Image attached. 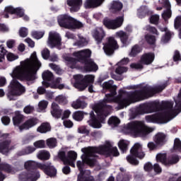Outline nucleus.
<instances>
[{
    "mask_svg": "<svg viewBox=\"0 0 181 181\" xmlns=\"http://www.w3.org/2000/svg\"><path fill=\"white\" fill-rule=\"evenodd\" d=\"M127 160L130 165H134V166L139 165V161L137 160L136 157L131 154L127 156Z\"/></svg>",
    "mask_w": 181,
    "mask_h": 181,
    "instance_id": "49530a36",
    "label": "nucleus"
},
{
    "mask_svg": "<svg viewBox=\"0 0 181 181\" xmlns=\"http://www.w3.org/2000/svg\"><path fill=\"white\" fill-rule=\"evenodd\" d=\"M85 8L86 9H91V8H97L95 4V0H86L84 4Z\"/></svg>",
    "mask_w": 181,
    "mask_h": 181,
    "instance_id": "09e8293b",
    "label": "nucleus"
},
{
    "mask_svg": "<svg viewBox=\"0 0 181 181\" xmlns=\"http://www.w3.org/2000/svg\"><path fill=\"white\" fill-rule=\"evenodd\" d=\"M87 107V103L84 100H81L80 99H77L76 101H74L71 103V107L74 108V110H84Z\"/></svg>",
    "mask_w": 181,
    "mask_h": 181,
    "instance_id": "7c9ffc66",
    "label": "nucleus"
},
{
    "mask_svg": "<svg viewBox=\"0 0 181 181\" xmlns=\"http://www.w3.org/2000/svg\"><path fill=\"white\" fill-rule=\"evenodd\" d=\"M76 45L79 47H83V46H87V45H88V41H87L86 38L83 37L76 42Z\"/></svg>",
    "mask_w": 181,
    "mask_h": 181,
    "instance_id": "e2e57ef3",
    "label": "nucleus"
},
{
    "mask_svg": "<svg viewBox=\"0 0 181 181\" xmlns=\"http://www.w3.org/2000/svg\"><path fill=\"white\" fill-rule=\"evenodd\" d=\"M83 26L84 25H83V23L76 20L74 18H72L71 24L69 25V27H68V29H81Z\"/></svg>",
    "mask_w": 181,
    "mask_h": 181,
    "instance_id": "72a5a7b5",
    "label": "nucleus"
},
{
    "mask_svg": "<svg viewBox=\"0 0 181 181\" xmlns=\"http://www.w3.org/2000/svg\"><path fill=\"white\" fill-rule=\"evenodd\" d=\"M76 56L78 57V63L84 64V70L86 71L90 72L98 70V65L91 59V50H81V52L78 53Z\"/></svg>",
    "mask_w": 181,
    "mask_h": 181,
    "instance_id": "0eeeda50",
    "label": "nucleus"
},
{
    "mask_svg": "<svg viewBox=\"0 0 181 181\" xmlns=\"http://www.w3.org/2000/svg\"><path fill=\"white\" fill-rule=\"evenodd\" d=\"M123 131L127 134H134L139 136H146L151 130L145 125L144 122L133 121L124 127Z\"/></svg>",
    "mask_w": 181,
    "mask_h": 181,
    "instance_id": "423d86ee",
    "label": "nucleus"
},
{
    "mask_svg": "<svg viewBox=\"0 0 181 181\" xmlns=\"http://www.w3.org/2000/svg\"><path fill=\"white\" fill-rule=\"evenodd\" d=\"M162 107L165 110L160 114H164L165 115V119L167 120V122H169L170 119L175 117V110H173V102L163 101L162 102Z\"/></svg>",
    "mask_w": 181,
    "mask_h": 181,
    "instance_id": "4468645a",
    "label": "nucleus"
},
{
    "mask_svg": "<svg viewBox=\"0 0 181 181\" xmlns=\"http://www.w3.org/2000/svg\"><path fill=\"white\" fill-rule=\"evenodd\" d=\"M9 145H11V141L5 140L0 142V153L6 155L9 153Z\"/></svg>",
    "mask_w": 181,
    "mask_h": 181,
    "instance_id": "c756f323",
    "label": "nucleus"
},
{
    "mask_svg": "<svg viewBox=\"0 0 181 181\" xmlns=\"http://www.w3.org/2000/svg\"><path fill=\"white\" fill-rule=\"evenodd\" d=\"M6 49L3 45H0V63L5 60V54H6Z\"/></svg>",
    "mask_w": 181,
    "mask_h": 181,
    "instance_id": "052dcab7",
    "label": "nucleus"
},
{
    "mask_svg": "<svg viewBox=\"0 0 181 181\" xmlns=\"http://www.w3.org/2000/svg\"><path fill=\"white\" fill-rule=\"evenodd\" d=\"M42 163L33 160L26 161L24 168L26 171H23L18 175V181H37L40 179V173L37 169H40Z\"/></svg>",
    "mask_w": 181,
    "mask_h": 181,
    "instance_id": "39448f33",
    "label": "nucleus"
},
{
    "mask_svg": "<svg viewBox=\"0 0 181 181\" xmlns=\"http://www.w3.org/2000/svg\"><path fill=\"white\" fill-rule=\"evenodd\" d=\"M23 119H25V116L21 114V112L16 111L15 115L13 117V124L14 127H18V129H20L21 124L23 122Z\"/></svg>",
    "mask_w": 181,
    "mask_h": 181,
    "instance_id": "b1692460",
    "label": "nucleus"
},
{
    "mask_svg": "<svg viewBox=\"0 0 181 181\" xmlns=\"http://www.w3.org/2000/svg\"><path fill=\"white\" fill-rule=\"evenodd\" d=\"M129 146V142L126 140L122 139L118 143L119 149L122 153H125L128 151V146Z\"/></svg>",
    "mask_w": 181,
    "mask_h": 181,
    "instance_id": "f704fd0d",
    "label": "nucleus"
},
{
    "mask_svg": "<svg viewBox=\"0 0 181 181\" xmlns=\"http://www.w3.org/2000/svg\"><path fill=\"white\" fill-rule=\"evenodd\" d=\"M154 142L155 144H157L160 148H162V146L165 145L166 142H168V140L166 139V134L160 132L158 133L155 135Z\"/></svg>",
    "mask_w": 181,
    "mask_h": 181,
    "instance_id": "5701e85b",
    "label": "nucleus"
},
{
    "mask_svg": "<svg viewBox=\"0 0 181 181\" xmlns=\"http://www.w3.org/2000/svg\"><path fill=\"white\" fill-rule=\"evenodd\" d=\"M40 170H42L49 177H56L57 176V169L50 162L40 164Z\"/></svg>",
    "mask_w": 181,
    "mask_h": 181,
    "instance_id": "ddd939ff",
    "label": "nucleus"
},
{
    "mask_svg": "<svg viewBox=\"0 0 181 181\" xmlns=\"http://www.w3.org/2000/svg\"><path fill=\"white\" fill-rule=\"evenodd\" d=\"M81 151L85 153V154L81 156L82 161L78 160L76 163V166L80 172V175H84L86 171H84L85 163L88 165V166H95L97 163V159L99 155H104L106 158H110V156H119V151L117 147H113L111 143L107 142L106 145H103L99 147H88V148H82Z\"/></svg>",
    "mask_w": 181,
    "mask_h": 181,
    "instance_id": "7ed1b4c3",
    "label": "nucleus"
},
{
    "mask_svg": "<svg viewBox=\"0 0 181 181\" xmlns=\"http://www.w3.org/2000/svg\"><path fill=\"white\" fill-rule=\"evenodd\" d=\"M172 37V33H170V31H167L161 38V42L163 43H168L170 40V38Z\"/></svg>",
    "mask_w": 181,
    "mask_h": 181,
    "instance_id": "13d9d810",
    "label": "nucleus"
},
{
    "mask_svg": "<svg viewBox=\"0 0 181 181\" xmlns=\"http://www.w3.org/2000/svg\"><path fill=\"white\" fill-rule=\"evenodd\" d=\"M26 93V88L18 80L14 79L11 82L9 95H22Z\"/></svg>",
    "mask_w": 181,
    "mask_h": 181,
    "instance_id": "9b49d317",
    "label": "nucleus"
},
{
    "mask_svg": "<svg viewBox=\"0 0 181 181\" xmlns=\"http://www.w3.org/2000/svg\"><path fill=\"white\" fill-rule=\"evenodd\" d=\"M63 114V110L60 109V106L56 103H52L51 106V115L54 118H61Z\"/></svg>",
    "mask_w": 181,
    "mask_h": 181,
    "instance_id": "4be33fe9",
    "label": "nucleus"
},
{
    "mask_svg": "<svg viewBox=\"0 0 181 181\" xmlns=\"http://www.w3.org/2000/svg\"><path fill=\"white\" fill-rule=\"evenodd\" d=\"M156 160L157 162H160V163H162L163 165H164V166H166V162L168 160V155L164 153H159L156 155Z\"/></svg>",
    "mask_w": 181,
    "mask_h": 181,
    "instance_id": "58836bf2",
    "label": "nucleus"
},
{
    "mask_svg": "<svg viewBox=\"0 0 181 181\" xmlns=\"http://www.w3.org/2000/svg\"><path fill=\"white\" fill-rule=\"evenodd\" d=\"M88 115V113H84V112L83 111H76L73 113L72 117L75 121H78V122H80L82 119H84V115Z\"/></svg>",
    "mask_w": 181,
    "mask_h": 181,
    "instance_id": "c9c22d12",
    "label": "nucleus"
},
{
    "mask_svg": "<svg viewBox=\"0 0 181 181\" xmlns=\"http://www.w3.org/2000/svg\"><path fill=\"white\" fill-rule=\"evenodd\" d=\"M68 160H76L77 159V153L76 151H69L67 153Z\"/></svg>",
    "mask_w": 181,
    "mask_h": 181,
    "instance_id": "4d7b16f0",
    "label": "nucleus"
},
{
    "mask_svg": "<svg viewBox=\"0 0 181 181\" xmlns=\"http://www.w3.org/2000/svg\"><path fill=\"white\" fill-rule=\"evenodd\" d=\"M159 22V16L158 15H153L150 17V23L153 25H158Z\"/></svg>",
    "mask_w": 181,
    "mask_h": 181,
    "instance_id": "338daca9",
    "label": "nucleus"
},
{
    "mask_svg": "<svg viewBox=\"0 0 181 181\" xmlns=\"http://www.w3.org/2000/svg\"><path fill=\"white\" fill-rule=\"evenodd\" d=\"M147 146L150 151H156L160 148L158 144L154 143L153 141L148 142Z\"/></svg>",
    "mask_w": 181,
    "mask_h": 181,
    "instance_id": "6e6d98bb",
    "label": "nucleus"
},
{
    "mask_svg": "<svg viewBox=\"0 0 181 181\" xmlns=\"http://www.w3.org/2000/svg\"><path fill=\"white\" fill-rule=\"evenodd\" d=\"M124 23V14L121 16L116 18L114 20H111L110 18H105L103 20V25L107 29H118V28H121L122 24Z\"/></svg>",
    "mask_w": 181,
    "mask_h": 181,
    "instance_id": "f8f14e48",
    "label": "nucleus"
},
{
    "mask_svg": "<svg viewBox=\"0 0 181 181\" xmlns=\"http://www.w3.org/2000/svg\"><path fill=\"white\" fill-rule=\"evenodd\" d=\"M58 158L59 159H60V160H62L64 163V164L69 160L67 156H66V151H59L58 153Z\"/></svg>",
    "mask_w": 181,
    "mask_h": 181,
    "instance_id": "bf43d9fd",
    "label": "nucleus"
},
{
    "mask_svg": "<svg viewBox=\"0 0 181 181\" xmlns=\"http://www.w3.org/2000/svg\"><path fill=\"white\" fill-rule=\"evenodd\" d=\"M174 26L175 29H180L181 28V16H178L175 18L174 21Z\"/></svg>",
    "mask_w": 181,
    "mask_h": 181,
    "instance_id": "69168bd1",
    "label": "nucleus"
},
{
    "mask_svg": "<svg viewBox=\"0 0 181 181\" xmlns=\"http://www.w3.org/2000/svg\"><path fill=\"white\" fill-rule=\"evenodd\" d=\"M32 36L34 39L39 40V39H42L45 36V31H33Z\"/></svg>",
    "mask_w": 181,
    "mask_h": 181,
    "instance_id": "864d4df0",
    "label": "nucleus"
},
{
    "mask_svg": "<svg viewBox=\"0 0 181 181\" xmlns=\"http://www.w3.org/2000/svg\"><path fill=\"white\" fill-rule=\"evenodd\" d=\"M142 52V49H141V47L138 45H135L132 47L131 52L129 53V56L130 57H136L138 54H139V52Z\"/></svg>",
    "mask_w": 181,
    "mask_h": 181,
    "instance_id": "4c0bfd02",
    "label": "nucleus"
},
{
    "mask_svg": "<svg viewBox=\"0 0 181 181\" xmlns=\"http://www.w3.org/2000/svg\"><path fill=\"white\" fill-rule=\"evenodd\" d=\"M153 60H155V54L153 52L145 53L141 57V63L146 66L152 64Z\"/></svg>",
    "mask_w": 181,
    "mask_h": 181,
    "instance_id": "aec40b11",
    "label": "nucleus"
},
{
    "mask_svg": "<svg viewBox=\"0 0 181 181\" xmlns=\"http://www.w3.org/2000/svg\"><path fill=\"white\" fill-rule=\"evenodd\" d=\"M124 8V4L119 1H113L110 4V9L112 13H117V12H120Z\"/></svg>",
    "mask_w": 181,
    "mask_h": 181,
    "instance_id": "bb28decb",
    "label": "nucleus"
},
{
    "mask_svg": "<svg viewBox=\"0 0 181 181\" xmlns=\"http://www.w3.org/2000/svg\"><path fill=\"white\" fill-rule=\"evenodd\" d=\"M137 15L140 19H142V18H145V16H149V15H152V11H149L146 6H143L138 9Z\"/></svg>",
    "mask_w": 181,
    "mask_h": 181,
    "instance_id": "c85d7f7f",
    "label": "nucleus"
},
{
    "mask_svg": "<svg viewBox=\"0 0 181 181\" xmlns=\"http://www.w3.org/2000/svg\"><path fill=\"white\" fill-rule=\"evenodd\" d=\"M119 49V45L114 37L107 38V42L103 46V50L107 56H111L115 53V50Z\"/></svg>",
    "mask_w": 181,
    "mask_h": 181,
    "instance_id": "9d476101",
    "label": "nucleus"
},
{
    "mask_svg": "<svg viewBox=\"0 0 181 181\" xmlns=\"http://www.w3.org/2000/svg\"><path fill=\"white\" fill-rule=\"evenodd\" d=\"M47 146L49 147L50 149H53L57 146V139L54 137H51L46 141Z\"/></svg>",
    "mask_w": 181,
    "mask_h": 181,
    "instance_id": "a19ab883",
    "label": "nucleus"
},
{
    "mask_svg": "<svg viewBox=\"0 0 181 181\" xmlns=\"http://www.w3.org/2000/svg\"><path fill=\"white\" fill-rule=\"evenodd\" d=\"M66 2L71 6V12H78L83 4V0H67Z\"/></svg>",
    "mask_w": 181,
    "mask_h": 181,
    "instance_id": "412c9836",
    "label": "nucleus"
},
{
    "mask_svg": "<svg viewBox=\"0 0 181 181\" xmlns=\"http://www.w3.org/2000/svg\"><path fill=\"white\" fill-rule=\"evenodd\" d=\"M146 30H147L148 32H150V33H153V35H156L157 36H158L159 35V33L158 32V30L156 29V28L152 27L149 25L146 26Z\"/></svg>",
    "mask_w": 181,
    "mask_h": 181,
    "instance_id": "680f3d73",
    "label": "nucleus"
},
{
    "mask_svg": "<svg viewBox=\"0 0 181 181\" xmlns=\"http://www.w3.org/2000/svg\"><path fill=\"white\" fill-rule=\"evenodd\" d=\"M140 149H141V144H139V143L135 144L130 150V155L134 157L137 156Z\"/></svg>",
    "mask_w": 181,
    "mask_h": 181,
    "instance_id": "37998d69",
    "label": "nucleus"
},
{
    "mask_svg": "<svg viewBox=\"0 0 181 181\" xmlns=\"http://www.w3.org/2000/svg\"><path fill=\"white\" fill-rule=\"evenodd\" d=\"M103 88L104 90L110 91V93L106 94V98L94 106L93 110L96 112L97 116H95L93 110L89 113L90 119L88 122L92 128H101L103 127L101 124H105V118L110 114L107 109L109 106L107 104L108 103H112L114 101L112 98L117 95V86L112 85L110 82H105L103 84Z\"/></svg>",
    "mask_w": 181,
    "mask_h": 181,
    "instance_id": "f257e3e1",
    "label": "nucleus"
},
{
    "mask_svg": "<svg viewBox=\"0 0 181 181\" xmlns=\"http://www.w3.org/2000/svg\"><path fill=\"white\" fill-rule=\"evenodd\" d=\"M36 151V148L32 146H28L21 151H18L17 153L18 156H23L25 155H30V153H33Z\"/></svg>",
    "mask_w": 181,
    "mask_h": 181,
    "instance_id": "2f4dec72",
    "label": "nucleus"
},
{
    "mask_svg": "<svg viewBox=\"0 0 181 181\" xmlns=\"http://www.w3.org/2000/svg\"><path fill=\"white\" fill-rule=\"evenodd\" d=\"M47 45L50 47H56V46H62V37L57 33L49 32Z\"/></svg>",
    "mask_w": 181,
    "mask_h": 181,
    "instance_id": "dca6fc26",
    "label": "nucleus"
},
{
    "mask_svg": "<svg viewBox=\"0 0 181 181\" xmlns=\"http://www.w3.org/2000/svg\"><path fill=\"white\" fill-rule=\"evenodd\" d=\"M166 116L165 114L157 113L155 115H147L145 117L146 122H152L153 124H166L167 120L165 119Z\"/></svg>",
    "mask_w": 181,
    "mask_h": 181,
    "instance_id": "2eb2a0df",
    "label": "nucleus"
},
{
    "mask_svg": "<svg viewBox=\"0 0 181 181\" xmlns=\"http://www.w3.org/2000/svg\"><path fill=\"white\" fill-rule=\"evenodd\" d=\"M19 35L21 37H26L28 36V28L22 27L19 30Z\"/></svg>",
    "mask_w": 181,
    "mask_h": 181,
    "instance_id": "774afa93",
    "label": "nucleus"
},
{
    "mask_svg": "<svg viewBox=\"0 0 181 181\" xmlns=\"http://www.w3.org/2000/svg\"><path fill=\"white\" fill-rule=\"evenodd\" d=\"M37 158L40 160H49L50 159V153L46 151H40L37 155Z\"/></svg>",
    "mask_w": 181,
    "mask_h": 181,
    "instance_id": "e433bc0d",
    "label": "nucleus"
},
{
    "mask_svg": "<svg viewBox=\"0 0 181 181\" xmlns=\"http://www.w3.org/2000/svg\"><path fill=\"white\" fill-rule=\"evenodd\" d=\"M21 67L16 70L17 74L25 81H35L36 74L40 67L42 63L37 59L36 52L31 55V59H27L23 62H21Z\"/></svg>",
    "mask_w": 181,
    "mask_h": 181,
    "instance_id": "20e7f679",
    "label": "nucleus"
},
{
    "mask_svg": "<svg viewBox=\"0 0 181 181\" xmlns=\"http://www.w3.org/2000/svg\"><path fill=\"white\" fill-rule=\"evenodd\" d=\"M162 18L164 21H168L170 18H172V10L171 8H166L162 13Z\"/></svg>",
    "mask_w": 181,
    "mask_h": 181,
    "instance_id": "3c124183",
    "label": "nucleus"
},
{
    "mask_svg": "<svg viewBox=\"0 0 181 181\" xmlns=\"http://www.w3.org/2000/svg\"><path fill=\"white\" fill-rule=\"evenodd\" d=\"M159 102L153 101L145 103L139 105L136 110V115H144V114H151V112H156L159 110Z\"/></svg>",
    "mask_w": 181,
    "mask_h": 181,
    "instance_id": "1a4fd4ad",
    "label": "nucleus"
},
{
    "mask_svg": "<svg viewBox=\"0 0 181 181\" xmlns=\"http://www.w3.org/2000/svg\"><path fill=\"white\" fill-rule=\"evenodd\" d=\"M39 122L40 120L37 117H33L28 119L20 126V132H23V131H29V129L33 128V127H36Z\"/></svg>",
    "mask_w": 181,
    "mask_h": 181,
    "instance_id": "f3484780",
    "label": "nucleus"
},
{
    "mask_svg": "<svg viewBox=\"0 0 181 181\" xmlns=\"http://www.w3.org/2000/svg\"><path fill=\"white\" fill-rule=\"evenodd\" d=\"M93 37L97 45H101L103 40L105 37V32L101 28H95L92 33Z\"/></svg>",
    "mask_w": 181,
    "mask_h": 181,
    "instance_id": "6ab92c4d",
    "label": "nucleus"
},
{
    "mask_svg": "<svg viewBox=\"0 0 181 181\" xmlns=\"http://www.w3.org/2000/svg\"><path fill=\"white\" fill-rule=\"evenodd\" d=\"M56 103H58L60 105H66L67 104V98L63 95H59L55 98Z\"/></svg>",
    "mask_w": 181,
    "mask_h": 181,
    "instance_id": "c03bdc74",
    "label": "nucleus"
},
{
    "mask_svg": "<svg viewBox=\"0 0 181 181\" xmlns=\"http://www.w3.org/2000/svg\"><path fill=\"white\" fill-rule=\"evenodd\" d=\"M35 149H42L46 147V142L45 140H38L33 143Z\"/></svg>",
    "mask_w": 181,
    "mask_h": 181,
    "instance_id": "de8ad7c7",
    "label": "nucleus"
},
{
    "mask_svg": "<svg viewBox=\"0 0 181 181\" xmlns=\"http://www.w3.org/2000/svg\"><path fill=\"white\" fill-rule=\"evenodd\" d=\"M78 53H81V51L74 52V56L76 58L73 57H66V62H68V63H69V64H72V66H76V64H77V62H78V57H77Z\"/></svg>",
    "mask_w": 181,
    "mask_h": 181,
    "instance_id": "473e14b6",
    "label": "nucleus"
},
{
    "mask_svg": "<svg viewBox=\"0 0 181 181\" xmlns=\"http://www.w3.org/2000/svg\"><path fill=\"white\" fill-rule=\"evenodd\" d=\"M51 131L52 126H50V123L49 122H42L37 128V132H40V134H47V132H50Z\"/></svg>",
    "mask_w": 181,
    "mask_h": 181,
    "instance_id": "cd10ccee",
    "label": "nucleus"
},
{
    "mask_svg": "<svg viewBox=\"0 0 181 181\" xmlns=\"http://www.w3.org/2000/svg\"><path fill=\"white\" fill-rule=\"evenodd\" d=\"M74 78L75 80L74 83L75 88H77L79 91H84V89L86 87H88V92L94 93V90L93 89L94 88V86H93V83H94V76L86 75L84 76L78 74L74 76Z\"/></svg>",
    "mask_w": 181,
    "mask_h": 181,
    "instance_id": "6e6552de",
    "label": "nucleus"
},
{
    "mask_svg": "<svg viewBox=\"0 0 181 181\" xmlns=\"http://www.w3.org/2000/svg\"><path fill=\"white\" fill-rule=\"evenodd\" d=\"M166 87H168V83H163L154 87L145 86L141 89L132 92L119 90V95L117 97L118 107L119 110H123V108L128 107V105L131 104V101H144V100L152 98L155 94L162 93Z\"/></svg>",
    "mask_w": 181,
    "mask_h": 181,
    "instance_id": "f03ea898",
    "label": "nucleus"
},
{
    "mask_svg": "<svg viewBox=\"0 0 181 181\" xmlns=\"http://www.w3.org/2000/svg\"><path fill=\"white\" fill-rule=\"evenodd\" d=\"M144 39L146 43H148V45H150V46H153V45L156 43V37H155L154 35L146 34L144 37Z\"/></svg>",
    "mask_w": 181,
    "mask_h": 181,
    "instance_id": "ea45409f",
    "label": "nucleus"
},
{
    "mask_svg": "<svg viewBox=\"0 0 181 181\" xmlns=\"http://www.w3.org/2000/svg\"><path fill=\"white\" fill-rule=\"evenodd\" d=\"M180 160L178 155L172 154L167 157V161L165 163V166L169 168L170 166H173V165H176Z\"/></svg>",
    "mask_w": 181,
    "mask_h": 181,
    "instance_id": "393cba45",
    "label": "nucleus"
},
{
    "mask_svg": "<svg viewBox=\"0 0 181 181\" xmlns=\"http://www.w3.org/2000/svg\"><path fill=\"white\" fill-rule=\"evenodd\" d=\"M121 120L117 117H111L107 122L109 125H112L113 127H117L119 125Z\"/></svg>",
    "mask_w": 181,
    "mask_h": 181,
    "instance_id": "a18cd8bd",
    "label": "nucleus"
},
{
    "mask_svg": "<svg viewBox=\"0 0 181 181\" xmlns=\"http://www.w3.org/2000/svg\"><path fill=\"white\" fill-rule=\"evenodd\" d=\"M173 150L181 153V141L180 139L174 140Z\"/></svg>",
    "mask_w": 181,
    "mask_h": 181,
    "instance_id": "603ef678",
    "label": "nucleus"
},
{
    "mask_svg": "<svg viewBox=\"0 0 181 181\" xmlns=\"http://www.w3.org/2000/svg\"><path fill=\"white\" fill-rule=\"evenodd\" d=\"M42 57L45 60H47L50 57V51L47 48H45L41 52Z\"/></svg>",
    "mask_w": 181,
    "mask_h": 181,
    "instance_id": "0e129e2a",
    "label": "nucleus"
},
{
    "mask_svg": "<svg viewBox=\"0 0 181 181\" xmlns=\"http://www.w3.org/2000/svg\"><path fill=\"white\" fill-rule=\"evenodd\" d=\"M77 181H95L94 177L90 176H86L84 175H78Z\"/></svg>",
    "mask_w": 181,
    "mask_h": 181,
    "instance_id": "5fc2aeb1",
    "label": "nucleus"
},
{
    "mask_svg": "<svg viewBox=\"0 0 181 181\" xmlns=\"http://www.w3.org/2000/svg\"><path fill=\"white\" fill-rule=\"evenodd\" d=\"M117 35L118 37H119V39L122 43V46L124 47H127L129 45V35L124 31H119L117 33Z\"/></svg>",
    "mask_w": 181,
    "mask_h": 181,
    "instance_id": "a878e982",
    "label": "nucleus"
},
{
    "mask_svg": "<svg viewBox=\"0 0 181 181\" xmlns=\"http://www.w3.org/2000/svg\"><path fill=\"white\" fill-rule=\"evenodd\" d=\"M78 133L88 136L90 135V129H87L86 126H81L78 128Z\"/></svg>",
    "mask_w": 181,
    "mask_h": 181,
    "instance_id": "8fccbe9b",
    "label": "nucleus"
},
{
    "mask_svg": "<svg viewBox=\"0 0 181 181\" xmlns=\"http://www.w3.org/2000/svg\"><path fill=\"white\" fill-rule=\"evenodd\" d=\"M73 19V17L64 14L61 15L58 17V23L61 28H64L65 29H69V27L70 26L71 23V21Z\"/></svg>",
    "mask_w": 181,
    "mask_h": 181,
    "instance_id": "a211bd4d",
    "label": "nucleus"
},
{
    "mask_svg": "<svg viewBox=\"0 0 181 181\" xmlns=\"http://www.w3.org/2000/svg\"><path fill=\"white\" fill-rule=\"evenodd\" d=\"M42 80L44 81H52L53 80V73L50 72L49 71H45L42 74Z\"/></svg>",
    "mask_w": 181,
    "mask_h": 181,
    "instance_id": "79ce46f5",
    "label": "nucleus"
}]
</instances>
